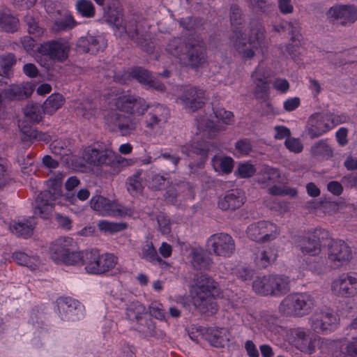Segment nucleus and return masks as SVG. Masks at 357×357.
<instances>
[{"label": "nucleus", "instance_id": "f257e3e1", "mask_svg": "<svg viewBox=\"0 0 357 357\" xmlns=\"http://www.w3.org/2000/svg\"><path fill=\"white\" fill-rule=\"evenodd\" d=\"M144 20L135 15L124 17L123 8L119 0H113V35L122 39H131L143 51L153 52L154 46L145 30Z\"/></svg>", "mask_w": 357, "mask_h": 357}, {"label": "nucleus", "instance_id": "f03ea898", "mask_svg": "<svg viewBox=\"0 0 357 357\" xmlns=\"http://www.w3.org/2000/svg\"><path fill=\"white\" fill-rule=\"evenodd\" d=\"M167 51L192 69L203 68L207 63L206 47L198 36L174 38L169 42Z\"/></svg>", "mask_w": 357, "mask_h": 357}, {"label": "nucleus", "instance_id": "7ed1b4c3", "mask_svg": "<svg viewBox=\"0 0 357 357\" xmlns=\"http://www.w3.org/2000/svg\"><path fill=\"white\" fill-rule=\"evenodd\" d=\"M195 296L193 303L201 313L208 316L213 315L218 311L215 296L220 294L219 285L211 276L200 273L194 277Z\"/></svg>", "mask_w": 357, "mask_h": 357}, {"label": "nucleus", "instance_id": "20e7f679", "mask_svg": "<svg viewBox=\"0 0 357 357\" xmlns=\"http://www.w3.org/2000/svg\"><path fill=\"white\" fill-rule=\"evenodd\" d=\"M253 290L261 296H280L290 291V280L284 275H268L257 278L252 282Z\"/></svg>", "mask_w": 357, "mask_h": 357}, {"label": "nucleus", "instance_id": "39448f33", "mask_svg": "<svg viewBox=\"0 0 357 357\" xmlns=\"http://www.w3.org/2000/svg\"><path fill=\"white\" fill-rule=\"evenodd\" d=\"M49 189L41 192L36 199L33 213L47 219L54 206V201L60 197L61 193V182L59 179L50 181Z\"/></svg>", "mask_w": 357, "mask_h": 357}, {"label": "nucleus", "instance_id": "423d86ee", "mask_svg": "<svg viewBox=\"0 0 357 357\" xmlns=\"http://www.w3.org/2000/svg\"><path fill=\"white\" fill-rule=\"evenodd\" d=\"M314 305L312 298L307 294H290L281 302L279 310L286 315L302 317L308 314Z\"/></svg>", "mask_w": 357, "mask_h": 357}, {"label": "nucleus", "instance_id": "0eeeda50", "mask_svg": "<svg viewBox=\"0 0 357 357\" xmlns=\"http://www.w3.org/2000/svg\"><path fill=\"white\" fill-rule=\"evenodd\" d=\"M327 259L333 266L338 268L347 263L352 257V252L349 246L342 240H326Z\"/></svg>", "mask_w": 357, "mask_h": 357}, {"label": "nucleus", "instance_id": "6e6552de", "mask_svg": "<svg viewBox=\"0 0 357 357\" xmlns=\"http://www.w3.org/2000/svg\"><path fill=\"white\" fill-rule=\"evenodd\" d=\"M70 45L63 39L51 40L40 44L36 51L42 56H46L54 62H63L68 57Z\"/></svg>", "mask_w": 357, "mask_h": 357}, {"label": "nucleus", "instance_id": "1a4fd4ad", "mask_svg": "<svg viewBox=\"0 0 357 357\" xmlns=\"http://www.w3.org/2000/svg\"><path fill=\"white\" fill-rule=\"evenodd\" d=\"M326 15L333 24L344 26L357 20V8L353 5L336 4L327 10Z\"/></svg>", "mask_w": 357, "mask_h": 357}, {"label": "nucleus", "instance_id": "9d476101", "mask_svg": "<svg viewBox=\"0 0 357 357\" xmlns=\"http://www.w3.org/2000/svg\"><path fill=\"white\" fill-rule=\"evenodd\" d=\"M328 239V232L326 230L316 229L312 236L303 237L298 246L303 254L316 256L321 252V247L326 246Z\"/></svg>", "mask_w": 357, "mask_h": 357}, {"label": "nucleus", "instance_id": "9b49d317", "mask_svg": "<svg viewBox=\"0 0 357 357\" xmlns=\"http://www.w3.org/2000/svg\"><path fill=\"white\" fill-rule=\"evenodd\" d=\"M207 246L215 255L224 257H230L235 251V241L226 233L211 235L207 240Z\"/></svg>", "mask_w": 357, "mask_h": 357}, {"label": "nucleus", "instance_id": "f8f14e48", "mask_svg": "<svg viewBox=\"0 0 357 357\" xmlns=\"http://www.w3.org/2000/svg\"><path fill=\"white\" fill-rule=\"evenodd\" d=\"M248 237L256 242H266L273 240L278 234L277 227L268 221H259L251 224L247 229Z\"/></svg>", "mask_w": 357, "mask_h": 357}, {"label": "nucleus", "instance_id": "ddd939ff", "mask_svg": "<svg viewBox=\"0 0 357 357\" xmlns=\"http://www.w3.org/2000/svg\"><path fill=\"white\" fill-rule=\"evenodd\" d=\"M114 104L116 109L130 114L143 115L149 108L144 99L130 95L115 98Z\"/></svg>", "mask_w": 357, "mask_h": 357}, {"label": "nucleus", "instance_id": "4468645a", "mask_svg": "<svg viewBox=\"0 0 357 357\" xmlns=\"http://www.w3.org/2000/svg\"><path fill=\"white\" fill-rule=\"evenodd\" d=\"M215 117L220 121L215 122L211 119L204 121V126L210 136H215L217 133L225 130V125L231 124L234 115L231 112L227 111L224 108L214 107L213 109Z\"/></svg>", "mask_w": 357, "mask_h": 357}, {"label": "nucleus", "instance_id": "2eb2a0df", "mask_svg": "<svg viewBox=\"0 0 357 357\" xmlns=\"http://www.w3.org/2000/svg\"><path fill=\"white\" fill-rule=\"evenodd\" d=\"M232 39L236 50L243 57L250 59L255 56L259 43L248 38L246 34L241 30H236L233 32Z\"/></svg>", "mask_w": 357, "mask_h": 357}, {"label": "nucleus", "instance_id": "dca6fc26", "mask_svg": "<svg viewBox=\"0 0 357 357\" xmlns=\"http://www.w3.org/2000/svg\"><path fill=\"white\" fill-rule=\"evenodd\" d=\"M331 289L337 296H354L357 294V278L342 274L333 282Z\"/></svg>", "mask_w": 357, "mask_h": 357}, {"label": "nucleus", "instance_id": "f3484780", "mask_svg": "<svg viewBox=\"0 0 357 357\" xmlns=\"http://www.w3.org/2000/svg\"><path fill=\"white\" fill-rule=\"evenodd\" d=\"M178 99L185 108L195 112L204 106L205 91L197 87H190L185 89Z\"/></svg>", "mask_w": 357, "mask_h": 357}, {"label": "nucleus", "instance_id": "a211bd4d", "mask_svg": "<svg viewBox=\"0 0 357 357\" xmlns=\"http://www.w3.org/2000/svg\"><path fill=\"white\" fill-rule=\"evenodd\" d=\"M35 88L36 84L29 82L12 84L3 90V98L8 101L23 100L31 96Z\"/></svg>", "mask_w": 357, "mask_h": 357}, {"label": "nucleus", "instance_id": "6ab92c4d", "mask_svg": "<svg viewBox=\"0 0 357 357\" xmlns=\"http://www.w3.org/2000/svg\"><path fill=\"white\" fill-rule=\"evenodd\" d=\"M337 321L336 316L330 311L315 312L310 318L312 329L317 333H321L331 330Z\"/></svg>", "mask_w": 357, "mask_h": 357}, {"label": "nucleus", "instance_id": "aec40b11", "mask_svg": "<svg viewBox=\"0 0 357 357\" xmlns=\"http://www.w3.org/2000/svg\"><path fill=\"white\" fill-rule=\"evenodd\" d=\"M132 79L137 80L146 89H155L159 91L165 90V86L162 82L153 78L152 73L141 66L131 68Z\"/></svg>", "mask_w": 357, "mask_h": 357}, {"label": "nucleus", "instance_id": "412c9836", "mask_svg": "<svg viewBox=\"0 0 357 357\" xmlns=\"http://www.w3.org/2000/svg\"><path fill=\"white\" fill-rule=\"evenodd\" d=\"M245 202V197L238 189L230 190L223 197H220L218 207L223 211H235Z\"/></svg>", "mask_w": 357, "mask_h": 357}, {"label": "nucleus", "instance_id": "4be33fe9", "mask_svg": "<svg viewBox=\"0 0 357 357\" xmlns=\"http://www.w3.org/2000/svg\"><path fill=\"white\" fill-rule=\"evenodd\" d=\"M256 181L262 188H267L273 183H283L284 179L278 169L263 165L257 174Z\"/></svg>", "mask_w": 357, "mask_h": 357}, {"label": "nucleus", "instance_id": "5701e85b", "mask_svg": "<svg viewBox=\"0 0 357 357\" xmlns=\"http://www.w3.org/2000/svg\"><path fill=\"white\" fill-rule=\"evenodd\" d=\"M252 77L255 84V96L257 99H266L268 94L269 85L268 77L265 75L264 68L258 66L252 73Z\"/></svg>", "mask_w": 357, "mask_h": 357}, {"label": "nucleus", "instance_id": "b1692460", "mask_svg": "<svg viewBox=\"0 0 357 357\" xmlns=\"http://www.w3.org/2000/svg\"><path fill=\"white\" fill-rule=\"evenodd\" d=\"M111 153L112 151L109 149L98 151L96 149H88L84 151L83 158L89 165L95 166H100L102 165H111Z\"/></svg>", "mask_w": 357, "mask_h": 357}, {"label": "nucleus", "instance_id": "393cba45", "mask_svg": "<svg viewBox=\"0 0 357 357\" xmlns=\"http://www.w3.org/2000/svg\"><path fill=\"white\" fill-rule=\"evenodd\" d=\"M169 116V111L167 107L160 104L153 105L146 116V126L152 129L160 123H166Z\"/></svg>", "mask_w": 357, "mask_h": 357}, {"label": "nucleus", "instance_id": "a878e982", "mask_svg": "<svg viewBox=\"0 0 357 357\" xmlns=\"http://www.w3.org/2000/svg\"><path fill=\"white\" fill-rule=\"evenodd\" d=\"M330 130V126L325 122L319 114H313L307 121V131L310 138L319 137Z\"/></svg>", "mask_w": 357, "mask_h": 357}, {"label": "nucleus", "instance_id": "bb28decb", "mask_svg": "<svg viewBox=\"0 0 357 357\" xmlns=\"http://www.w3.org/2000/svg\"><path fill=\"white\" fill-rule=\"evenodd\" d=\"M73 238L64 237L56 239L51 243L50 252L54 261H61L73 245Z\"/></svg>", "mask_w": 357, "mask_h": 357}, {"label": "nucleus", "instance_id": "cd10ccee", "mask_svg": "<svg viewBox=\"0 0 357 357\" xmlns=\"http://www.w3.org/2000/svg\"><path fill=\"white\" fill-rule=\"evenodd\" d=\"M139 125L138 120L134 116L119 114L116 116L115 131L119 132L121 136H129L133 134Z\"/></svg>", "mask_w": 357, "mask_h": 357}, {"label": "nucleus", "instance_id": "c85d7f7f", "mask_svg": "<svg viewBox=\"0 0 357 357\" xmlns=\"http://www.w3.org/2000/svg\"><path fill=\"white\" fill-rule=\"evenodd\" d=\"M15 63L16 57L13 53L0 55V86L8 84V81L13 76L12 68Z\"/></svg>", "mask_w": 357, "mask_h": 357}, {"label": "nucleus", "instance_id": "c756f323", "mask_svg": "<svg viewBox=\"0 0 357 357\" xmlns=\"http://www.w3.org/2000/svg\"><path fill=\"white\" fill-rule=\"evenodd\" d=\"M139 332L149 337H155L162 338L165 333L163 331L157 328L155 323L151 318H143V317L137 322Z\"/></svg>", "mask_w": 357, "mask_h": 357}, {"label": "nucleus", "instance_id": "7c9ffc66", "mask_svg": "<svg viewBox=\"0 0 357 357\" xmlns=\"http://www.w3.org/2000/svg\"><path fill=\"white\" fill-rule=\"evenodd\" d=\"M90 204L91 208L101 215L109 216L112 214V202L102 195L93 197L90 200Z\"/></svg>", "mask_w": 357, "mask_h": 357}, {"label": "nucleus", "instance_id": "2f4dec72", "mask_svg": "<svg viewBox=\"0 0 357 357\" xmlns=\"http://www.w3.org/2000/svg\"><path fill=\"white\" fill-rule=\"evenodd\" d=\"M192 254V264L197 270H208L213 264L212 259L201 249H193Z\"/></svg>", "mask_w": 357, "mask_h": 357}, {"label": "nucleus", "instance_id": "473e14b6", "mask_svg": "<svg viewBox=\"0 0 357 357\" xmlns=\"http://www.w3.org/2000/svg\"><path fill=\"white\" fill-rule=\"evenodd\" d=\"M35 225L34 219L29 218L24 221L15 222L11 227V230L17 236L26 238L32 235Z\"/></svg>", "mask_w": 357, "mask_h": 357}, {"label": "nucleus", "instance_id": "72a5a7b5", "mask_svg": "<svg viewBox=\"0 0 357 357\" xmlns=\"http://www.w3.org/2000/svg\"><path fill=\"white\" fill-rule=\"evenodd\" d=\"M112 266V254L106 253L100 255L93 261L92 266L89 267V273L102 274L108 271Z\"/></svg>", "mask_w": 357, "mask_h": 357}, {"label": "nucleus", "instance_id": "f704fd0d", "mask_svg": "<svg viewBox=\"0 0 357 357\" xmlns=\"http://www.w3.org/2000/svg\"><path fill=\"white\" fill-rule=\"evenodd\" d=\"M278 257L276 250L272 248H267L258 252L255 258L256 265L265 268L273 263Z\"/></svg>", "mask_w": 357, "mask_h": 357}, {"label": "nucleus", "instance_id": "c9c22d12", "mask_svg": "<svg viewBox=\"0 0 357 357\" xmlns=\"http://www.w3.org/2000/svg\"><path fill=\"white\" fill-rule=\"evenodd\" d=\"M310 152L314 157L330 159L333 156V151L326 140H319L313 144Z\"/></svg>", "mask_w": 357, "mask_h": 357}, {"label": "nucleus", "instance_id": "e433bc0d", "mask_svg": "<svg viewBox=\"0 0 357 357\" xmlns=\"http://www.w3.org/2000/svg\"><path fill=\"white\" fill-rule=\"evenodd\" d=\"M146 314V307L138 301H130L126 307V317L131 321L140 320L144 314Z\"/></svg>", "mask_w": 357, "mask_h": 357}, {"label": "nucleus", "instance_id": "4c0bfd02", "mask_svg": "<svg viewBox=\"0 0 357 357\" xmlns=\"http://www.w3.org/2000/svg\"><path fill=\"white\" fill-rule=\"evenodd\" d=\"M64 101L65 100L61 94H52L47 98L43 105V112L50 115L53 114L63 105Z\"/></svg>", "mask_w": 357, "mask_h": 357}, {"label": "nucleus", "instance_id": "58836bf2", "mask_svg": "<svg viewBox=\"0 0 357 357\" xmlns=\"http://www.w3.org/2000/svg\"><path fill=\"white\" fill-rule=\"evenodd\" d=\"M204 337L213 347H222L224 346L223 328H206Z\"/></svg>", "mask_w": 357, "mask_h": 357}, {"label": "nucleus", "instance_id": "ea45409f", "mask_svg": "<svg viewBox=\"0 0 357 357\" xmlns=\"http://www.w3.org/2000/svg\"><path fill=\"white\" fill-rule=\"evenodd\" d=\"M24 22L27 26L28 32L35 38H38L44 33V29L40 26L38 20L31 13L24 17Z\"/></svg>", "mask_w": 357, "mask_h": 357}, {"label": "nucleus", "instance_id": "a19ab883", "mask_svg": "<svg viewBox=\"0 0 357 357\" xmlns=\"http://www.w3.org/2000/svg\"><path fill=\"white\" fill-rule=\"evenodd\" d=\"M76 24L73 16L66 14L61 18L54 20L52 29L55 32L64 31L72 29Z\"/></svg>", "mask_w": 357, "mask_h": 357}, {"label": "nucleus", "instance_id": "79ce46f5", "mask_svg": "<svg viewBox=\"0 0 357 357\" xmlns=\"http://www.w3.org/2000/svg\"><path fill=\"white\" fill-rule=\"evenodd\" d=\"M142 258L151 263H158L160 265L166 264L158 255L155 248L151 242H148L142 250Z\"/></svg>", "mask_w": 357, "mask_h": 357}, {"label": "nucleus", "instance_id": "37998d69", "mask_svg": "<svg viewBox=\"0 0 357 357\" xmlns=\"http://www.w3.org/2000/svg\"><path fill=\"white\" fill-rule=\"evenodd\" d=\"M19 20L17 17L6 13L0 14V27L6 32L13 33L17 30Z\"/></svg>", "mask_w": 357, "mask_h": 357}, {"label": "nucleus", "instance_id": "c03bdc74", "mask_svg": "<svg viewBox=\"0 0 357 357\" xmlns=\"http://www.w3.org/2000/svg\"><path fill=\"white\" fill-rule=\"evenodd\" d=\"M43 114L46 113L43 112V105L37 103H31L27 105L24 111L26 117L34 123L40 122L43 119Z\"/></svg>", "mask_w": 357, "mask_h": 357}, {"label": "nucleus", "instance_id": "a18cd8bd", "mask_svg": "<svg viewBox=\"0 0 357 357\" xmlns=\"http://www.w3.org/2000/svg\"><path fill=\"white\" fill-rule=\"evenodd\" d=\"M229 15L232 26L238 27L245 22V15L240 6L237 3H232L230 6Z\"/></svg>", "mask_w": 357, "mask_h": 357}, {"label": "nucleus", "instance_id": "49530a36", "mask_svg": "<svg viewBox=\"0 0 357 357\" xmlns=\"http://www.w3.org/2000/svg\"><path fill=\"white\" fill-rule=\"evenodd\" d=\"M77 12L84 17H94L96 11L93 3L90 0H78L76 3Z\"/></svg>", "mask_w": 357, "mask_h": 357}, {"label": "nucleus", "instance_id": "de8ad7c7", "mask_svg": "<svg viewBox=\"0 0 357 357\" xmlns=\"http://www.w3.org/2000/svg\"><path fill=\"white\" fill-rule=\"evenodd\" d=\"M20 138L21 142L29 146L35 142V129L27 125L20 124Z\"/></svg>", "mask_w": 357, "mask_h": 357}, {"label": "nucleus", "instance_id": "09e8293b", "mask_svg": "<svg viewBox=\"0 0 357 357\" xmlns=\"http://www.w3.org/2000/svg\"><path fill=\"white\" fill-rule=\"evenodd\" d=\"M211 145L207 142H197L191 146L190 152L201 156L200 161L204 163L208 157Z\"/></svg>", "mask_w": 357, "mask_h": 357}, {"label": "nucleus", "instance_id": "8fccbe9b", "mask_svg": "<svg viewBox=\"0 0 357 357\" xmlns=\"http://www.w3.org/2000/svg\"><path fill=\"white\" fill-rule=\"evenodd\" d=\"M94 107L92 102L85 101L75 107V113L78 116L89 119L94 115Z\"/></svg>", "mask_w": 357, "mask_h": 357}, {"label": "nucleus", "instance_id": "3c124183", "mask_svg": "<svg viewBox=\"0 0 357 357\" xmlns=\"http://www.w3.org/2000/svg\"><path fill=\"white\" fill-rule=\"evenodd\" d=\"M159 158L163 159V162L167 166V170L169 172H174L177 169L178 165L181 160L178 155L169 153H161Z\"/></svg>", "mask_w": 357, "mask_h": 357}, {"label": "nucleus", "instance_id": "603ef678", "mask_svg": "<svg viewBox=\"0 0 357 357\" xmlns=\"http://www.w3.org/2000/svg\"><path fill=\"white\" fill-rule=\"evenodd\" d=\"M286 25L287 29L289 31V34L291 35V42H298L299 43L302 40L299 22L297 20H293L289 22H286Z\"/></svg>", "mask_w": 357, "mask_h": 357}, {"label": "nucleus", "instance_id": "864d4df0", "mask_svg": "<svg viewBox=\"0 0 357 357\" xmlns=\"http://www.w3.org/2000/svg\"><path fill=\"white\" fill-rule=\"evenodd\" d=\"M249 6L257 12L268 15L273 8L272 3H269L268 0H250Z\"/></svg>", "mask_w": 357, "mask_h": 357}, {"label": "nucleus", "instance_id": "5fc2aeb1", "mask_svg": "<svg viewBox=\"0 0 357 357\" xmlns=\"http://www.w3.org/2000/svg\"><path fill=\"white\" fill-rule=\"evenodd\" d=\"M12 259L16 264L30 268H33L35 266L33 261V258L22 252H15L13 253Z\"/></svg>", "mask_w": 357, "mask_h": 357}, {"label": "nucleus", "instance_id": "6e6d98bb", "mask_svg": "<svg viewBox=\"0 0 357 357\" xmlns=\"http://www.w3.org/2000/svg\"><path fill=\"white\" fill-rule=\"evenodd\" d=\"M99 251L98 250H91L82 251V260L81 265H85V269L89 273V267L92 266L93 261L98 259Z\"/></svg>", "mask_w": 357, "mask_h": 357}, {"label": "nucleus", "instance_id": "4d7b16f0", "mask_svg": "<svg viewBox=\"0 0 357 357\" xmlns=\"http://www.w3.org/2000/svg\"><path fill=\"white\" fill-rule=\"evenodd\" d=\"M176 190L186 199H193L195 197L194 187L190 182L180 181L176 184Z\"/></svg>", "mask_w": 357, "mask_h": 357}, {"label": "nucleus", "instance_id": "13d9d810", "mask_svg": "<svg viewBox=\"0 0 357 357\" xmlns=\"http://www.w3.org/2000/svg\"><path fill=\"white\" fill-rule=\"evenodd\" d=\"M142 171H137L132 176L128 178L126 185L130 192H137L142 190V185L140 181Z\"/></svg>", "mask_w": 357, "mask_h": 357}, {"label": "nucleus", "instance_id": "bf43d9fd", "mask_svg": "<svg viewBox=\"0 0 357 357\" xmlns=\"http://www.w3.org/2000/svg\"><path fill=\"white\" fill-rule=\"evenodd\" d=\"M82 260V251L75 252L70 248L66 256L61 260V262L66 265H77L81 264Z\"/></svg>", "mask_w": 357, "mask_h": 357}, {"label": "nucleus", "instance_id": "052dcab7", "mask_svg": "<svg viewBox=\"0 0 357 357\" xmlns=\"http://www.w3.org/2000/svg\"><path fill=\"white\" fill-rule=\"evenodd\" d=\"M256 172L255 166L249 163H240L236 171V173L241 178H250Z\"/></svg>", "mask_w": 357, "mask_h": 357}, {"label": "nucleus", "instance_id": "680f3d73", "mask_svg": "<svg viewBox=\"0 0 357 357\" xmlns=\"http://www.w3.org/2000/svg\"><path fill=\"white\" fill-rule=\"evenodd\" d=\"M59 301V304L61 305L63 310L66 311L71 312L72 310H77L83 307L78 301L70 297L60 298Z\"/></svg>", "mask_w": 357, "mask_h": 357}, {"label": "nucleus", "instance_id": "e2e57ef3", "mask_svg": "<svg viewBox=\"0 0 357 357\" xmlns=\"http://www.w3.org/2000/svg\"><path fill=\"white\" fill-rule=\"evenodd\" d=\"M90 195V192L87 189H81L77 192V195L74 193L67 192L63 197L66 201H68L70 204H75L77 199L81 201L86 200Z\"/></svg>", "mask_w": 357, "mask_h": 357}, {"label": "nucleus", "instance_id": "0e129e2a", "mask_svg": "<svg viewBox=\"0 0 357 357\" xmlns=\"http://www.w3.org/2000/svg\"><path fill=\"white\" fill-rule=\"evenodd\" d=\"M149 314L159 320L165 319V312L162 309V304L159 303H152L149 306Z\"/></svg>", "mask_w": 357, "mask_h": 357}, {"label": "nucleus", "instance_id": "69168bd1", "mask_svg": "<svg viewBox=\"0 0 357 357\" xmlns=\"http://www.w3.org/2000/svg\"><path fill=\"white\" fill-rule=\"evenodd\" d=\"M235 274L243 281L250 280L255 274L254 270L244 266H238L236 268Z\"/></svg>", "mask_w": 357, "mask_h": 357}, {"label": "nucleus", "instance_id": "338daca9", "mask_svg": "<svg viewBox=\"0 0 357 357\" xmlns=\"http://www.w3.org/2000/svg\"><path fill=\"white\" fill-rule=\"evenodd\" d=\"M235 148L240 153L248 155L252 149V142L249 139H240L236 143Z\"/></svg>", "mask_w": 357, "mask_h": 357}, {"label": "nucleus", "instance_id": "774afa93", "mask_svg": "<svg viewBox=\"0 0 357 357\" xmlns=\"http://www.w3.org/2000/svg\"><path fill=\"white\" fill-rule=\"evenodd\" d=\"M180 25L189 31H194L199 29L200 20L197 18L189 17L188 19H182L180 21Z\"/></svg>", "mask_w": 357, "mask_h": 357}]
</instances>
